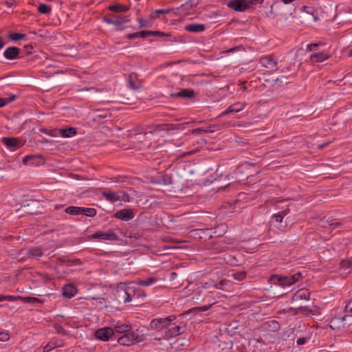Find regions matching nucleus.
Segmentation results:
<instances>
[{"label":"nucleus","instance_id":"nucleus-52","mask_svg":"<svg viewBox=\"0 0 352 352\" xmlns=\"http://www.w3.org/2000/svg\"><path fill=\"white\" fill-rule=\"evenodd\" d=\"M155 12L158 13V14L168 13L169 10H155Z\"/></svg>","mask_w":352,"mask_h":352},{"label":"nucleus","instance_id":"nucleus-56","mask_svg":"<svg viewBox=\"0 0 352 352\" xmlns=\"http://www.w3.org/2000/svg\"><path fill=\"white\" fill-rule=\"evenodd\" d=\"M195 152V151H192L190 152H187V153H184L183 155L185 156V155H191V154L194 153Z\"/></svg>","mask_w":352,"mask_h":352},{"label":"nucleus","instance_id":"nucleus-47","mask_svg":"<svg viewBox=\"0 0 352 352\" xmlns=\"http://www.w3.org/2000/svg\"><path fill=\"white\" fill-rule=\"evenodd\" d=\"M345 309L346 311L352 312V300L346 305Z\"/></svg>","mask_w":352,"mask_h":352},{"label":"nucleus","instance_id":"nucleus-25","mask_svg":"<svg viewBox=\"0 0 352 352\" xmlns=\"http://www.w3.org/2000/svg\"><path fill=\"white\" fill-rule=\"evenodd\" d=\"M311 62L320 63L329 58V56L324 52L314 53L310 56Z\"/></svg>","mask_w":352,"mask_h":352},{"label":"nucleus","instance_id":"nucleus-6","mask_svg":"<svg viewBox=\"0 0 352 352\" xmlns=\"http://www.w3.org/2000/svg\"><path fill=\"white\" fill-rule=\"evenodd\" d=\"M259 63L263 67L268 69L270 72H274L278 69V61L273 55L261 57Z\"/></svg>","mask_w":352,"mask_h":352},{"label":"nucleus","instance_id":"nucleus-39","mask_svg":"<svg viewBox=\"0 0 352 352\" xmlns=\"http://www.w3.org/2000/svg\"><path fill=\"white\" fill-rule=\"evenodd\" d=\"M10 339V335L8 332L0 331V341H8Z\"/></svg>","mask_w":352,"mask_h":352},{"label":"nucleus","instance_id":"nucleus-59","mask_svg":"<svg viewBox=\"0 0 352 352\" xmlns=\"http://www.w3.org/2000/svg\"><path fill=\"white\" fill-rule=\"evenodd\" d=\"M272 322L275 325V327H278V322H276V321H272Z\"/></svg>","mask_w":352,"mask_h":352},{"label":"nucleus","instance_id":"nucleus-26","mask_svg":"<svg viewBox=\"0 0 352 352\" xmlns=\"http://www.w3.org/2000/svg\"><path fill=\"white\" fill-rule=\"evenodd\" d=\"M157 282V278L155 277H148L144 280H137L134 281V283L137 285H141L144 287L150 286Z\"/></svg>","mask_w":352,"mask_h":352},{"label":"nucleus","instance_id":"nucleus-9","mask_svg":"<svg viewBox=\"0 0 352 352\" xmlns=\"http://www.w3.org/2000/svg\"><path fill=\"white\" fill-rule=\"evenodd\" d=\"M228 6L236 12H244L250 6V2L247 0H231Z\"/></svg>","mask_w":352,"mask_h":352},{"label":"nucleus","instance_id":"nucleus-62","mask_svg":"<svg viewBox=\"0 0 352 352\" xmlns=\"http://www.w3.org/2000/svg\"><path fill=\"white\" fill-rule=\"evenodd\" d=\"M235 49H236V48H232V49H230V50H229V52H234V51L235 50Z\"/></svg>","mask_w":352,"mask_h":352},{"label":"nucleus","instance_id":"nucleus-23","mask_svg":"<svg viewBox=\"0 0 352 352\" xmlns=\"http://www.w3.org/2000/svg\"><path fill=\"white\" fill-rule=\"evenodd\" d=\"M25 254L29 258H38L43 255V252L40 248H32Z\"/></svg>","mask_w":352,"mask_h":352},{"label":"nucleus","instance_id":"nucleus-12","mask_svg":"<svg viewBox=\"0 0 352 352\" xmlns=\"http://www.w3.org/2000/svg\"><path fill=\"white\" fill-rule=\"evenodd\" d=\"M114 330L111 327H104L98 329L96 333V337L102 341H107L109 339L113 336Z\"/></svg>","mask_w":352,"mask_h":352},{"label":"nucleus","instance_id":"nucleus-43","mask_svg":"<svg viewBox=\"0 0 352 352\" xmlns=\"http://www.w3.org/2000/svg\"><path fill=\"white\" fill-rule=\"evenodd\" d=\"M198 3L197 0H190L189 3L183 4L182 6H188L190 5V7L195 6Z\"/></svg>","mask_w":352,"mask_h":352},{"label":"nucleus","instance_id":"nucleus-55","mask_svg":"<svg viewBox=\"0 0 352 352\" xmlns=\"http://www.w3.org/2000/svg\"><path fill=\"white\" fill-rule=\"evenodd\" d=\"M3 46H4V43H3V41H2V39L0 38V50H1V48H3Z\"/></svg>","mask_w":352,"mask_h":352},{"label":"nucleus","instance_id":"nucleus-27","mask_svg":"<svg viewBox=\"0 0 352 352\" xmlns=\"http://www.w3.org/2000/svg\"><path fill=\"white\" fill-rule=\"evenodd\" d=\"M173 97H181V98H192L194 96V91L192 89H184L176 94H171Z\"/></svg>","mask_w":352,"mask_h":352},{"label":"nucleus","instance_id":"nucleus-58","mask_svg":"<svg viewBox=\"0 0 352 352\" xmlns=\"http://www.w3.org/2000/svg\"><path fill=\"white\" fill-rule=\"evenodd\" d=\"M6 300L5 296H0V302Z\"/></svg>","mask_w":352,"mask_h":352},{"label":"nucleus","instance_id":"nucleus-16","mask_svg":"<svg viewBox=\"0 0 352 352\" xmlns=\"http://www.w3.org/2000/svg\"><path fill=\"white\" fill-rule=\"evenodd\" d=\"M20 50L16 47H8L4 53L3 56L8 60H13L18 57Z\"/></svg>","mask_w":352,"mask_h":352},{"label":"nucleus","instance_id":"nucleus-14","mask_svg":"<svg viewBox=\"0 0 352 352\" xmlns=\"http://www.w3.org/2000/svg\"><path fill=\"white\" fill-rule=\"evenodd\" d=\"M92 239H100L103 240H110L113 241L117 239V235L113 231H108L107 232H103L101 231H98L95 232L91 235Z\"/></svg>","mask_w":352,"mask_h":352},{"label":"nucleus","instance_id":"nucleus-30","mask_svg":"<svg viewBox=\"0 0 352 352\" xmlns=\"http://www.w3.org/2000/svg\"><path fill=\"white\" fill-rule=\"evenodd\" d=\"M151 32H148V31H141L138 32L129 34L127 35V38L129 39H133L138 37L145 38L151 36Z\"/></svg>","mask_w":352,"mask_h":352},{"label":"nucleus","instance_id":"nucleus-35","mask_svg":"<svg viewBox=\"0 0 352 352\" xmlns=\"http://www.w3.org/2000/svg\"><path fill=\"white\" fill-rule=\"evenodd\" d=\"M25 36V34L21 33H12L9 34V38L12 41H18L23 38Z\"/></svg>","mask_w":352,"mask_h":352},{"label":"nucleus","instance_id":"nucleus-10","mask_svg":"<svg viewBox=\"0 0 352 352\" xmlns=\"http://www.w3.org/2000/svg\"><path fill=\"white\" fill-rule=\"evenodd\" d=\"M118 300L124 303L129 302L132 300V297L129 292V289L125 288L122 284L116 289Z\"/></svg>","mask_w":352,"mask_h":352},{"label":"nucleus","instance_id":"nucleus-2","mask_svg":"<svg viewBox=\"0 0 352 352\" xmlns=\"http://www.w3.org/2000/svg\"><path fill=\"white\" fill-rule=\"evenodd\" d=\"M143 340V335L140 334L138 329L123 334L118 338V342L122 345H130L134 342H140Z\"/></svg>","mask_w":352,"mask_h":352},{"label":"nucleus","instance_id":"nucleus-37","mask_svg":"<svg viewBox=\"0 0 352 352\" xmlns=\"http://www.w3.org/2000/svg\"><path fill=\"white\" fill-rule=\"evenodd\" d=\"M139 28H149L151 27V23L148 20L138 19Z\"/></svg>","mask_w":352,"mask_h":352},{"label":"nucleus","instance_id":"nucleus-17","mask_svg":"<svg viewBox=\"0 0 352 352\" xmlns=\"http://www.w3.org/2000/svg\"><path fill=\"white\" fill-rule=\"evenodd\" d=\"M77 294V289L71 284L65 285L63 287V295L67 298H72Z\"/></svg>","mask_w":352,"mask_h":352},{"label":"nucleus","instance_id":"nucleus-53","mask_svg":"<svg viewBox=\"0 0 352 352\" xmlns=\"http://www.w3.org/2000/svg\"><path fill=\"white\" fill-rule=\"evenodd\" d=\"M177 276V274L175 272H173L170 273V280H174L176 278V277Z\"/></svg>","mask_w":352,"mask_h":352},{"label":"nucleus","instance_id":"nucleus-40","mask_svg":"<svg viewBox=\"0 0 352 352\" xmlns=\"http://www.w3.org/2000/svg\"><path fill=\"white\" fill-rule=\"evenodd\" d=\"M24 300L27 302L30 303H34V302H41V300L35 297H26L24 298Z\"/></svg>","mask_w":352,"mask_h":352},{"label":"nucleus","instance_id":"nucleus-28","mask_svg":"<svg viewBox=\"0 0 352 352\" xmlns=\"http://www.w3.org/2000/svg\"><path fill=\"white\" fill-rule=\"evenodd\" d=\"M231 287V282L229 280H221L216 285L215 288L224 291H229Z\"/></svg>","mask_w":352,"mask_h":352},{"label":"nucleus","instance_id":"nucleus-64","mask_svg":"<svg viewBox=\"0 0 352 352\" xmlns=\"http://www.w3.org/2000/svg\"><path fill=\"white\" fill-rule=\"evenodd\" d=\"M225 250H226V249H225V248H221L219 249V250H220V251H224Z\"/></svg>","mask_w":352,"mask_h":352},{"label":"nucleus","instance_id":"nucleus-48","mask_svg":"<svg viewBox=\"0 0 352 352\" xmlns=\"http://www.w3.org/2000/svg\"><path fill=\"white\" fill-rule=\"evenodd\" d=\"M305 342V338H299L296 340V343L298 345L303 344Z\"/></svg>","mask_w":352,"mask_h":352},{"label":"nucleus","instance_id":"nucleus-49","mask_svg":"<svg viewBox=\"0 0 352 352\" xmlns=\"http://www.w3.org/2000/svg\"><path fill=\"white\" fill-rule=\"evenodd\" d=\"M8 104L6 99L0 98V107H2Z\"/></svg>","mask_w":352,"mask_h":352},{"label":"nucleus","instance_id":"nucleus-1","mask_svg":"<svg viewBox=\"0 0 352 352\" xmlns=\"http://www.w3.org/2000/svg\"><path fill=\"white\" fill-rule=\"evenodd\" d=\"M302 278V274L297 272L293 275L287 276H279L278 275H273L271 276L270 281L274 285H278L282 287L290 286L300 279Z\"/></svg>","mask_w":352,"mask_h":352},{"label":"nucleus","instance_id":"nucleus-36","mask_svg":"<svg viewBox=\"0 0 352 352\" xmlns=\"http://www.w3.org/2000/svg\"><path fill=\"white\" fill-rule=\"evenodd\" d=\"M58 346V345L56 344V343H54L53 342H50L48 344H47L43 347V351L44 352H49V351H52L53 349H55V348H56Z\"/></svg>","mask_w":352,"mask_h":352},{"label":"nucleus","instance_id":"nucleus-19","mask_svg":"<svg viewBox=\"0 0 352 352\" xmlns=\"http://www.w3.org/2000/svg\"><path fill=\"white\" fill-rule=\"evenodd\" d=\"M347 316H344L342 318H332L330 321V327L332 329L335 328H339L341 326V324L342 327H344L346 324L349 325V324L345 323L344 322L346 320Z\"/></svg>","mask_w":352,"mask_h":352},{"label":"nucleus","instance_id":"nucleus-57","mask_svg":"<svg viewBox=\"0 0 352 352\" xmlns=\"http://www.w3.org/2000/svg\"><path fill=\"white\" fill-rule=\"evenodd\" d=\"M298 309H300V310H305V311L307 310V307H298Z\"/></svg>","mask_w":352,"mask_h":352},{"label":"nucleus","instance_id":"nucleus-60","mask_svg":"<svg viewBox=\"0 0 352 352\" xmlns=\"http://www.w3.org/2000/svg\"><path fill=\"white\" fill-rule=\"evenodd\" d=\"M54 208H55V209L58 210V209L61 208H62V206H61V205H60V206H56Z\"/></svg>","mask_w":352,"mask_h":352},{"label":"nucleus","instance_id":"nucleus-29","mask_svg":"<svg viewBox=\"0 0 352 352\" xmlns=\"http://www.w3.org/2000/svg\"><path fill=\"white\" fill-rule=\"evenodd\" d=\"M219 126L214 125L213 126H208L206 128L201 127V128L195 129L192 131V133L195 134V133H198L199 131H203V132H206V133H214L216 130H219Z\"/></svg>","mask_w":352,"mask_h":352},{"label":"nucleus","instance_id":"nucleus-32","mask_svg":"<svg viewBox=\"0 0 352 352\" xmlns=\"http://www.w3.org/2000/svg\"><path fill=\"white\" fill-rule=\"evenodd\" d=\"M230 276L234 280L241 281L245 279L246 277V272L244 271L236 272L232 273Z\"/></svg>","mask_w":352,"mask_h":352},{"label":"nucleus","instance_id":"nucleus-34","mask_svg":"<svg viewBox=\"0 0 352 352\" xmlns=\"http://www.w3.org/2000/svg\"><path fill=\"white\" fill-rule=\"evenodd\" d=\"M52 10V8L50 6L46 5V4H40L38 7V11L41 14H49Z\"/></svg>","mask_w":352,"mask_h":352},{"label":"nucleus","instance_id":"nucleus-11","mask_svg":"<svg viewBox=\"0 0 352 352\" xmlns=\"http://www.w3.org/2000/svg\"><path fill=\"white\" fill-rule=\"evenodd\" d=\"M1 142L10 149L15 150L21 147L23 145V141L16 138L9 137V138H3L1 139Z\"/></svg>","mask_w":352,"mask_h":352},{"label":"nucleus","instance_id":"nucleus-13","mask_svg":"<svg viewBox=\"0 0 352 352\" xmlns=\"http://www.w3.org/2000/svg\"><path fill=\"white\" fill-rule=\"evenodd\" d=\"M246 106V103L245 102H236L234 104L230 105L226 110L221 112L219 115L220 117L224 116L228 113H238L241 111Z\"/></svg>","mask_w":352,"mask_h":352},{"label":"nucleus","instance_id":"nucleus-54","mask_svg":"<svg viewBox=\"0 0 352 352\" xmlns=\"http://www.w3.org/2000/svg\"><path fill=\"white\" fill-rule=\"evenodd\" d=\"M15 98H16L15 96H12L11 97H10L8 99H6V101L8 102V103H9L10 102L14 101L15 100Z\"/></svg>","mask_w":352,"mask_h":352},{"label":"nucleus","instance_id":"nucleus-20","mask_svg":"<svg viewBox=\"0 0 352 352\" xmlns=\"http://www.w3.org/2000/svg\"><path fill=\"white\" fill-rule=\"evenodd\" d=\"M41 158L40 155H25L23 160V163L25 165H37L38 164V160Z\"/></svg>","mask_w":352,"mask_h":352},{"label":"nucleus","instance_id":"nucleus-24","mask_svg":"<svg viewBox=\"0 0 352 352\" xmlns=\"http://www.w3.org/2000/svg\"><path fill=\"white\" fill-rule=\"evenodd\" d=\"M185 30L192 32H201L205 30V25L204 24H188L184 28Z\"/></svg>","mask_w":352,"mask_h":352},{"label":"nucleus","instance_id":"nucleus-4","mask_svg":"<svg viewBox=\"0 0 352 352\" xmlns=\"http://www.w3.org/2000/svg\"><path fill=\"white\" fill-rule=\"evenodd\" d=\"M102 196L105 198L106 200L114 203L116 201H129V197L123 191L119 192H103Z\"/></svg>","mask_w":352,"mask_h":352},{"label":"nucleus","instance_id":"nucleus-42","mask_svg":"<svg viewBox=\"0 0 352 352\" xmlns=\"http://www.w3.org/2000/svg\"><path fill=\"white\" fill-rule=\"evenodd\" d=\"M211 306H212V304H210L208 305L201 306V307H197L195 309H198L201 311H206L208 310L211 307Z\"/></svg>","mask_w":352,"mask_h":352},{"label":"nucleus","instance_id":"nucleus-15","mask_svg":"<svg viewBox=\"0 0 352 352\" xmlns=\"http://www.w3.org/2000/svg\"><path fill=\"white\" fill-rule=\"evenodd\" d=\"M134 217L133 212L131 209H122L115 214V217L121 220L128 221Z\"/></svg>","mask_w":352,"mask_h":352},{"label":"nucleus","instance_id":"nucleus-18","mask_svg":"<svg viewBox=\"0 0 352 352\" xmlns=\"http://www.w3.org/2000/svg\"><path fill=\"white\" fill-rule=\"evenodd\" d=\"M309 293L307 289H301L297 291L292 298L293 301H298L301 300H309Z\"/></svg>","mask_w":352,"mask_h":352},{"label":"nucleus","instance_id":"nucleus-31","mask_svg":"<svg viewBox=\"0 0 352 352\" xmlns=\"http://www.w3.org/2000/svg\"><path fill=\"white\" fill-rule=\"evenodd\" d=\"M109 10L116 12H122L129 10V7L119 4L111 5L109 6Z\"/></svg>","mask_w":352,"mask_h":352},{"label":"nucleus","instance_id":"nucleus-22","mask_svg":"<svg viewBox=\"0 0 352 352\" xmlns=\"http://www.w3.org/2000/svg\"><path fill=\"white\" fill-rule=\"evenodd\" d=\"M58 132L60 135L63 138H72L77 133L76 129L75 127L60 129Z\"/></svg>","mask_w":352,"mask_h":352},{"label":"nucleus","instance_id":"nucleus-41","mask_svg":"<svg viewBox=\"0 0 352 352\" xmlns=\"http://www.w3.org/2000/svg\"><path fill=\"white\" fill-rule=\"evenodd\" d=\"M318 43H311V44H309L307 46V51L311 52V51L314 50L315 48L316 47H318Z\"/></svg>","mask_w":352,"mask_h":352},{"label":"nucleus","instance_id":"nucleus-63","mask_svg":"<svg viewBox=\"0 0 352 352\" xmlns=\"http://www.w3.org/2000/svg\"><path fill=\"white\" fill-rule=\"evenodd\" d=\"M25 47H26L27 49H30V50H31V49H32V46H26Z\"/></svg>","mask_w":352,"mask_h":352},{"label":"nucleus","instance_id":"nucleus-44","mask_svg":"<svg viewBox=\"0 0 352 352\" xmlns=\"http://www.w3.org/2000/svg\"><path fill=\"white\" fill-rule=\"evenodd\" d=\"M5 298H6V300L14 301V300H16L17 298H21V297H19V296L15 297L13 296H5Z\"/></svg>","mask_w":352,"mask_h":352},{"label":"nucleus","instance_id":"nucleus-21","mask_svg":"<svg viewBox=\"0 0 352 352\" xmlns=\"http://www.w3.org/2000/svg\"><path fill=\"white\" fill-rule=\"evenodd\" d=\"M131 327L130 324H129V323H124V324L118 323L117 324L115 325L113 330H114V333L116 332V333H119L125 334V333H127L131 331Z\"/></svg>","mask_w":352,"mask_h":352},{"label":"nucleus","instance_id":"nucleus-5","mask_svg":"<svg viewBox=\"0 0 352 352\" xmlns=\"http://www.w3.org/2000/svg\"><path fill=\"white\" fill-rule=\"evenodd\" d=\"M176 319L175 316H169L164 318H155L151 322V327L156 330H162L164 328H168L170 322Z\"/></svg>","mask_w":352,"mask_h":352},{"label":"nucleus","instance_id":"nucleus-3","mask_svg":"<svg viewBox=\"0 0 352 352\" xmlns=\"http://www.w3.org/2000/svg\"><path fill=\"white\" fill-rule=\"evenodd\" d=\"M186 329V323L179 322L178 323L172 324L168 326L167 330L165 331L166 338H173L182 334Z\"/></svg>","mask_w":352,"mask_h":352},{"label":"nucleus","instance_id":"nucleus-38","mask_svg":"<svg viewBox=\"0 0 352 352\" xmlns=\"http://www.w3.org/2000/svg\"><path fill=\"white\" fill-rule=\"evenodd\" d=\"M352 265V256L346 260H343L340 262V265L342 268H349Z\"/></svg>","mask_w":352,"mask_h":352},{"label":"nucleus","instance_id":"nucleus-8","mask_svg":"<svg viewBox=\"0 0 352 352\" xmlns=\"http://www.w3.org/2000/svg\"><path fill=\"white\" fill-rule=\"evenodd\" d=\"M103 21L108 24L120 26L126 23H128L129 19L127 16L109 14L103 18Z\"/></svg>","mask_w":352,"mask_h":352},{"label":"nucleus","instance_id":"nucleus-7","mask_svg":"<svg viewBox=\"0 0 352 352\" xmlns=\"http://www.w3.org/2000/svg\"><path fill=\"white\" fill-rule=\"evenodd\" d=\"M65 212L72 215H78L83 214L88 217H93L96 214V210L89 208H80L76 206H69L65 209Z\"/></svg>","mask_w":352,"mask_h":352},{"label":"nucleus","instance_id":"nucleus-50","mask_svg":"<svg viewBox=\"0 0 352 352\" xmlns=\"http://www.w3.org/2000/svg\"><path fill=\"white\" fill-rule=\"evenodd\" d=\"M340 223H332L329 224V227L331 229L333 230L339 227Z\"/></svg>","mask_w":352,"mask_h":352},{"label":"nucleus","instance_id":"nucleus-33","mask_svg":"<svg viewBox=\"0 0 352 352\" xmlns=\"http://www.w3.org/2000/svg\"><path fill=\"white\" fill-rule=\"evenodd\" d=\"M289 210H286L282 212H280L278 214H274L272 217L273 220H274L277 223H282L284 217L287 214Z\"/></svg>","mask_w":352,"mask_h":352},{"label":"nucleus","instance_id":"nucleus-46","mask_svg":"<svg viewBox=\"0 0 352 352\" xmlns=\"http://www.w3.org/2000/svg\"><path fill=\"white\" fill-rule=\"evenodd\" d=\"M303 11L306 12L307 13H309L311 14H313V8L310 7L303 6L302 7Z\"/></svg>","mask_w":352,"mask_h":352},{"label":"nucleus","instance_id":"nucleus-45","mask_svg":"<svg viewBox=\"0 0 352 352\" xmlns=\"http://www.w3.org/2000/svg\"><path fill=\"white\" fill-rule=\"evenodd\" d=\"M148 32H151V36H158V35H160V36H164L165 35L164 33L162 32H159V31H148Z\"/></svg>","mask_w":352,"mask_h":352},{"label":"nucleus","instance_id":"nucleus-51","mask_svg":"<svg viewBox=\"0 0 352 352\" xmlns=\"http://www.w3.org/2000/svg\"><path fill=\"white\" fill-rule=\"evenodd\" d=\"M52 280V278L50 276H49L48 275H45L43 276V282L45 283H47L48 282H50V280Z\"/></svg>","mask_w":352,"mask_h":352},{"label":"nucleus","instance_id":"nucleus-61","mask_svg":"<svg viewBox=\"0 0 352 352\" xmlns=\"http://www.w3.org/2000/svg\"><path fill=\"white\" fill-rule=\"evenodd\" d=\"M350 56H352V50H351L349 52Z\"/></svg>","mask_w":352,"mask_h":352}]
</instances>
